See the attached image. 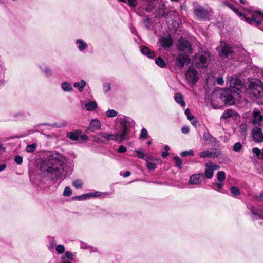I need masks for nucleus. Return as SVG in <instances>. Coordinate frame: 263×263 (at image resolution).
I'll return each mask as SVG.
<instances>
[{"label": "nucleus", "instance_id": "nucleus-1", "mask_svg": "<svg viewBox=\"0 0 263 263\" xmlns=\"http://www.w3.org/2000/svg\"><path fill=\"white\" fill-rule=\"evenodd\" d=\"M40 171L44 178L54 180L64 179L71 174L72 170L67 164V160L62 154L52 151L41 160Z\"/></svg>", "mask_w": 263, "mask_h": 263}, {"label": "nucleus", "instance_id": "nucleus-2", "mask_svg": "<svg viewBox=\"0 0 263 263\" xmlns=\"http://www.w3.org/2000/svg\"><path fill=\"white\" fill-rule=\"evenodd\" d=\"M117 120L120 124L119 131L117 134L120 139V143H121L130 134L132 129L134 127L135 122L129 117L124 116H119Z\"/></svg>", "mask_w": 263, "mask_h": 263}, {"label": "nucleus", "instance_id": "nucleus-3", "mask_svg": "<svg viewBox=\"0 0 263 263\" xmlns=\"http://www.w3.org/2000/svg\"><path fill=\"white\" fill-rule=\"evenodd\" d=\"M223 4L234 11L237 14L243 17L248 23L257 27L259 26L261 24L260 18H262L263 20V12L256 10L254 11L251 17H247L242 13L239 12V10L235 8L233 5L228 1H224Z\"/></svg>", "mask_w": 263, "mask_h": 263}, {"label": "nucleus", "instance_id": "nucleus-4", "mask_svg": "<svg viewBox=\"0 0 263 263\" xmlns=\"http://www.w3.org/2000/svg\"><path fill=\"white\" fill-rule=\"evenodd\" d=\"M219 98L225 104L233 105L239 100L240 95L235 90L227 89L222 90Z\"/></svg>", "mask_w": 263, "mask_h": 263}, {"label": "nucleus", "instance_id": "nucleus-5", "mask_svg": "<svg viewBox=\"0 0 263 263\" xmlns=\"http://www.w3.org/2000/svg\"><path fill=\"white\" fill-rule=\"evenodd\" d=\"M210 60L209 53L206 51H201L196 55L193 62L197 67L202 68L208 66Z\"/></svg>", "mask_w": 263, "mask_h": 263}, {"label": "nucleus", "instance_id": "nucleus-6", "mask_svg": "<svg viewBox=\"0 0 263 263\" xmlns=\"http://www.w3.org/2000/svg\"><path fill=\"white\" fill-rule=\"evenodd\" d=\"M98 143H106L109 140L117 141L120 143V139L117 134H108L106 132H99L95 137Z\"/></svg>", "mask_w": 263, "mask_h": 263}, {"label": "nucleus", "instance_id": "nucleus-7", "mask_svg": "<svg viewBox=\"0 0 263 263\" xmlns=\"http://www.w3.org/2000/svg\"><path fill=\"white\" fill-rule=\"evenodd\" d=\"M66 137L72 141H78L81 139L82 141H87L88 140V137L87 135L82 134L81 130H75L68 132Z\"/></svg>", "mask_w": 263, "mask_h": 263}, {"label": "nucleus", "instance_id": "nucleus-8", "mask_svg": "<svg viewBox=\"0 0 263 263\" xmlns=\"http://www.w3.org/2000/svg\"><path fill=\"white\" fill-rule=\"evenodd\" d=\"M250 117L251 123L254 126H261L263 122V116L259 111L256 109H253Z\"/></svg>", "mask_w": 263, "mask_h": 263}, {"label": "nucleus", "instance_id": "nucleus-9", "mask_svg": "<svg viewBox=\"0 0 263 263\" xmlns=\"http://www.w3.org/2000/svg\"><path fill=\"white\" fill-rule=\"evenodd\" d=\"M178 48L180 51L189 54L192 53V48L190 43L186 39L180 38L178 41Z\"/></svg>", "mask_w": 263, "mask_h": 263}, {"label": "nucleus", "instance_id": "nucleus-10", "mask_svg": "<svg viewBox=\"0 0 263 263\" xmlns=\"http://www.w3.org/2000/svg\"><path fill=\"white\" fill-rule=\"evenodd\" d=\"M247 208L252 214V217L256 219L263 220V207L255 206L253 205H247Z\"/></svg>", "mask_w": 263, "mask_h": 263}, {"label": "nucleus", "instance_id": "nucleus-11", "mask_svg": "<svg viewBox=\"0 0 263 263\" xmlns=\"http://www.w3.org/2000/svg\"><path fill=\"white\" fill-rule=\"evenodd\" d=\"M186 78L190 83L195 84L199 79L198 71L190 66L186 74Z\"/></svg>", "mask_w": 263, "mask_h": 263}, {"label": "nucleus", "instance_id": "nucleus-12", "mask_svg": "<svg viewBox=\"0 0 263 263\" xmlns=\"http://www.w3.org/2000/svg\"><path fill=\"white\" fill-rule=\"evenodd\" d=\"M229 81V85L231 89L241 91L242 82L236 76L230 77L228 79Z\"/></svg>", "mask_w": 263, "mask_h": 263}, {"label": "nucleus", "instance_id": "nucleus-13", "mask_svg": "<svg viewBox=\"0 0 263 263\" xmlns=\"http://www.w3.org/2000/svg\"><path fill=\"white\" fill-rule=\"evenodd\" d=\"M170 12V10L167 8L165 2L161 1L159 4L157 13L159 17L166 18Z\"/></svg>", "mask_w": 263, "mask_h": 263}, {"label": "nucleus", "instance_id": "nucleus-14", "mask_svg": "<svg viewBox=\"0 0 263 263\" xmlns=\"http://www.w3.org/2000/svg\"><path fill=\"white\" fill-rule=\"evenodd\" d=\"M253 140L256 142H263V133L260 127L255 126L252 131Z\"/></svg>", "mask_w": 263, "mask_h": 263}, {"label": "nucleus", "instance_id": "nucleus-15", "mask_svg": "<svg viewBox=\"0 0 263 263\" xmlns=\"http://www.w3.org/2000/svg\"><path fill=\"white\" fill-rule=\"evenodd\" d=\"M190 62V59L188 57V55L180 53L177 57L176 64L178 67L183 68L185 65L189 64Z\"/></svg>", "mask_w": 263, "mask_h": 263}, {"label": "nucleus", "instance_id": "nucleus-16", "mask_svg": "<svg viewBox=\"0 0 263 263\" xmlns=\"http://www.w3.org/2000/svg\"><path fill=\"white\" fill-rule=\"evenodd\" d=\"M194 12L196 16L199 20L206 19L208 16V11L201 6L195 8Z\"/></svg>", "mask_w": 263, "mask_h": 263}, {"label": "nucleus", "instance_id": "nucleus-17", "mask_svg": "<svg viewBox=\"0 0 263 263\" xmlns=\"http://www.w3.org/2000/svg\"><path fill=\"white\" fill-rule=\"evenodd\" d=\"M221 50L220 53V55L222 58H229L231 57L233 54V50L232 48L226 44H224L221 47Z\"/></svg>", "mask_w": 263, "mask_h": 263}, {"label": "nucleus", "instance_id": "nucleus-18", "mask_svg": "<svg viewBox=\"0 0 263 263\" xmlns=\"http://www.w3.org/2000/svg\"><path fill=\"white\" fill-rule=\"evenodd\" d=\"M101 124L99 120L95 119H92L87 129V131L95 132L99 130L101 128Z\"/></svg>", "mask_w": 263, "mask_h": 263}, {"label": "nucleus", "instance_id": "nucleus-19", "mask_svg": "<svg viewBox=\"0 0 263 263\" xmlns=\"http://www.w3.org/2000/svg\"><path fill=\"white\" fill-rule=\"evenodd\" d=\"M140 51L143 55H146L149 58L153 59L155 57L154 51L150 50L147 46H141Z\"/></svg>", "mask_w": 263, "mask_h": 263}, {"label": "nucleus", "instance_id": "nucleus-20", "mask_svg": "<svg viewBox=\"0 0 263 263\" xmlns=\"http://www.w3.org/2000/svg\"><path fill=\"white\" fill-rule=\"evenodd\" d=\"M161 46L164 48H169L172 45V41L171 38L163 37L160 40Z\"/></svg>", "mask_w": 263, "mask_h": 263}, {"label": "nucleus", "instance_id": "nucleus-21", "mask_svg": "<svg viewBox=\"0 0 263 263\" xmlns=\"http://www.w3.org/2000/svg\"><path fill=\"white\" fill-rule=\"evenodd\" d=\"M237 113L234 110L229 109L226 110L222 116H221L220 119H227L228 118H230L232 117L236 116Z\"/></svg>", "mask_w": 263, "mask_h": 263}, {"label": "nucleus", "instance_id": "nucleus-22", "mask_svg": "<svg viewBox=\"0 0 263 263\" xmlns=\"http://www.w3.org/2000/svg\"><path fill=\"white\" fill-rule=\"evenodd\" d=\"M203 139L209 143L213 144L217 143V141L215 138L212 136V135L208 132L204 133L203 135Z\"/></svg>", "mask_w": 263, "mask_h": 263}, {"label": "nucleus", "instance_id": "nucleus-23", "mask_svg": "<svg viewBox=\"0 0 263 263\" xmlns=\"http://www.w3.org/2000/svg\"><path fill=\"white\" fill-rule=\"evenodd\" d=\"M78 48L80 51H83L88 47V44L82 39H78L76 41Z\"/></svg>", "mask_w": 263, "mask_h": 263}, {"label": "nucleus", "instance_id": "nucleus-24", "mask_svg": "<svg viewBox=\"0 0 263 263\" xmlns=\"http://www.w3.org/2000/svg\"><path fill=\"white\" fill-rule=\"evenodd\" d=\"M202 181L201 179H199L196 174H193L191 176L189 184L193 185H199L202 183Z\"/></svg>", "mask_w": 263, "mask_h": 263}, {"label": "nucleus", "instance_id": "nucleus-25", "mask_svg": "<svg viewBox=\"0 0 263 263\" xmlns=\"http://www.w3.org/2000/svg\"><path fill=\"white\" fill-rule=\"evenodd\" d=\"M97 103L96 101H89L86 103L85 107L87 111H93L97 107Z\"/></svg>", "mask_w": 263, "mask_h": 263}, {"label": "nucleus", "instance_id": "nucleus-26", "mask_svg": "<svg viewBox=\"0 0 263 263\" xmlns=\"http://www.w3.org/2000/svg\"><path fill=\"white\" fill-rule=\"evenodd\" d=\"M205 177L207 179H211L213 177L214 175V171L212 169L208 163H206L205 165Z\"/></svg>", "mask_w": 263, "mask_h": 263}, {"label": "nucleus", "instance_id": "nucleus-27", "mask_svg": "<svg viewBox=\"0 0 263 263\" xmlns=\"http://www.w3.org/2000/svg\"><path fill=\"white\" fill-rule=\"evenodd\" d=\"M174 99L175 101L182 107H184L186 105L185 101L183 100V97L180 93H176Z\"/></svg>", "mask_w": 263, "mask_h": 263}, {"label": "nucleus", "instance_id": "nucleus-28", "mask_svg": "<svg viewBox=\"0 0 263 263\" xmlns=\"http://www.w3.org/2000/svg\"><path fill=\"white\" fill-rule=\"evenodd\" d=\"M86 85V83L84 80H81L80 82H75L73 84V86L76 88H78L80 92H82L83 91Z\"/></svg>", "mask_w": 263, "mask_h": 263}, {"label": "nucleus", "instance_id": "nucleus-29", "mask_svg": "<svg viewBox=\"0 0 263 263\" xmlns=\"http://www.w3.org/2000/svg\"><path fill=\"white\" fill-rule=\"evenodd\" d=\"M153 158L148 157L146 159V167L148 170H154L156 168V163L153 162Z\"/></svg>", "mask_w": 263, "mask_h": 263}, {"label": "nucleus", "instance_id": "nucleus-30", "mask_svg": "<svg viewBox=\"0 0 263 263\" xmlns=\"http://www.w3.org/2000/svg\"><path fill=\"white\" fill-rule=\"evenodd\" d=\"M61 259L62 260L71 261L74 259V255L71 252H70L69 251H66L62 256Z\"/></svg>", "mask_w": 263, "mask_h": 263}, {"label": "nucleus", "instance_id": "nucleus-31", "mask_svg": "<svg viewBox=\"0 0 263 263\" xmlns=\"http://www.w3.org/2000/svg\"><path fill=\"white\" fill-rule=\"evenodd\" d=\"M222 152L217 149H210L209 158H216L221 155Z\"/></svg>", "mask_w": 263, "mask_h": 263}, {"label": "nucleus", "instance_id": "nucleus-32", "mask_svg": "<svg viewBox=\"0 0 263 263\" xmlns=\"http://www.w3.org/2000/svg\"><path fill=\"white\" fill-rule=\"evenodd\" d=\"M61 88L62 90L65 92H69L72 90L71 85L67 82H63L61 84Z\"/></svg>", "mask_w": 263, "mask_h": 263}, {"label": "nucleus", "instance_id": "nucleus-33", "mask_svg": "<svg viewBox=\"0 0 263 263\" xmlns=\"http://www.w3.org/2000/svg\"><path fill=\"white\" fill-rule=\"evenodd\" d=\"M40 68L43 72H44L46 77H49L52 75L51 70L46 65H43L40 66Z\"/></svg>", "mask_w": 263, "mask_h": 263}, {"label": "nucleus", "instance_id": "nucleus-34", "mask_svg": "<svg viewBox=\"0 0 263 263\" xmlns=\"http://www.w3.org/2000/svg\"><path fill=\"white\" fill-rule=\"evenodd\" d=\"M155 63L161 68H164L166 66V64L165 61L161 57H158L155 59Z\"/></svg>", "mask_w": 263, "mask_h": 263}, {"label": "nucleus", "instance_id": "nucleus-35", "mask_svg": "<svg viewBox=\"0 0 263 263\" xmlns=\"http://www.w3.org/2000/svg\"><path fill=\"white\" fill-rule=\"evenodd\" d=\"M5 73V69L3 67L0 66V86L4 84V77Z\"/></svg>", "mask_w": 263, "mask_h": 263}, {"label": "nucleus", "instance_id": "nucleus-36", "mask_svg": "<svg viewBox=\"0 0 263 263\" xmlns=\"http://www.w3.org/2000/svg\"><path fill=\"white\" fill-rule=\"evenodd\" d=\"M37 148V144L36 143H33L32 144L28 145L26 146V150L28 153H32L35 151Z\"/></svg>", "mask_w": 263, "mask_h": 263}, {"label": "nucleus", "instance_id": "nucleus-37", "mask_svg": "<svg viewBox=\"0 0 263 263\" xmlns=\"http://www.w3.org/2000/svg\"><path fill=\"white\" fill-rule=\"evenodd\" d=\"M148 137V132L146 128H143L140 134V139H146Z\"/></svg>", "mask_w": 263, "mask_h": 263}, {"label": "nucleus", "instance_id": "nucleus-38", "mask_svg": "<svg viewBox=\"0 0 263 263\" xmlns=\"http://www.w3.org/2000/svg\"><path fill=\"white\" fill-rule=\"evenodd\" d=\"M217 178L219 181H223L226 179L225 173L223 171H219L217 174Z\"/></svg>", "mask_w": 263, "mask_h": 263}, {"label": "nucleus", "instance_id": "nucleus-39", "mask_svg": "<svg viewBox=\"0 0 263 263\" xmlns=\"http://www.w3.org/2000/svg\"><path fill=\"white\" fill-rule=\"evenodd\" d=\"M106 115L109 118H113L117 116L118 112L114 109H108L106 111Z\"/></svg>", "mask_w": 263, "mask_h": 263}, {"label": "nucleus", "instance_id": "nucleus-40", "mask_svg": "<svg viewBox=\"0 0 263 263\" xmlns=\"http://www.w3.org/2000/svg\"><path fill=\"white\" fill-rule=\"evenodd\" d=\"M175 162V165L179 169L182 168V160L181 159L177 156L174 157V158Z\"/></svg>", "mask_w": 263, "mask_h": 263}, {"label": "nucleus", "instance_id": "nucleus-41", "mask_svg": "<svg viewBox=\"0 0 263 263\" xmlns=\"http://www.w3.org/2000/svg\"><path fill=\"white\" fill-rule=\"evenodd\" d=\"M82 181L81 180L77 179L72 182V185L77 189H81L82 187Z\"/></svg>", "mask_w": 263, "mask_h": 263}, {"label": "nucleus", "instance_id": "nucleus-42", "mask_svg": "<svg viewBox=\"0 0 263 263\" xmlns=\"http://www.w3.org/2000/svg\"><path fill=\"white\" fill-rule=\"evenodd\" d=\"M67 125V123L66 121H64L60 124H58L57 123L50 124V126L52 127H56V128H61L62 127H65Z\"/></svg>", "mask_w": 263, "mask_h": 263}, {"label": "nucleus", "instance_id": "nucleus-43", "mask_svg": "<svg viewBox=\"0 0 263 263\" xmlns=\"http://www.w3.org/2000/svg\"><path fill=\"white\" fill-rule=\"evenodd\" d=\"M231 193L234 196H236L240 194L239 189L235 186H232L230 189Z\"/></svg>", "mask_w": 263, "mask_h": 263}, {"label": "nucleus", "instance_id": "nucleus-44", "mask_svg": "<svg viewBox=\"0 0 263 263\" xmlns=\"http://www.w3.org/2000/svg\"><path fill=\"white\" fill-rule=\"evenodd\" d=\"M55 249L59 254H62L64 252L65 247L62 245H58L56 246Z\"/></svg>", "mask_w": 263, "mask_h": 263}, {"label": "nucleus", "instance_id": "nucleus-45", "mask_svg": "<svg viewBox=\"0 0 263 263\" xmlns=\"http://www.w3.org/2000/svg\"><path fill=\"white\" fill-rule=\"evenodd\" d=\"M87 194H88L87 197L88 198V199L92 198V197H98V196H100V195H101L100 193L98 191L88 193H87Z\"/></svg>", "mask_w": 263, "mask_h": 263}, {"label": "nucleus", "instance_id": "nucleus-46", "mask_svg": "<svg viewBox=\"0 0 263 263\" xmlns=\"http://www.w3.org/2000/svg\"><path fill=\"white\" fill-rule=\"evenodd\" d=\"M210 149L202 151L200 153L199 156L201 158L209 157Z\"/></svg>", "mask_w": 263, "mask_h": 263}, {"label": "nucleus", "instance_id": "nucleus-47", "mask_svg": "<svg viewBox=\"0 0 263 263\" xmlns=\"http://www.w3.org/2000/svg\"><path fill=\"white\" fill-rule=\"evenodd\" d=\"M72 194V191L69 187H66L63 192V195L64 196H70Z\"/></svg>", "mask_w": 263, "mask_h": 263}, {"label": "nucleus", "instance_id": "nucleus-48", "mask_svg": "<svg viewBox=\"0 0 263 263\" xmlns=\"http://www.w3.org/2000/svg\"><path fill=\"white\" fill-rule=\"evenodd\" d=\"M111 89V85L109 83H106L103 85V91L106 93Z\"/></svg>", "mask_w": 263, "mask_h": 263}, {"label": "nucleus", "instance_id": "nucleus-49", "mask_svg": "<svg viewBox=\"0 0 263 263\" xmlns=\"http://www.w3.org/2000/svg\"><path fill=\"white\" fill-rule=\"evenodd\" d=\"M241 148H242V145L241 144V143L240 142H237V143H235L234 144V145L233 146V149L234 151L238 152L239 151H240Z\"/></svg>", "mask_w": 263, "mask_h": 263}, {"label": "nucleus", "instance_id": "nucleus-50", "mask_svg": "<svg viewBox=\"0 0 263 263\" xmlns=\"http://www.w3.org/2000/svg\"><path fill=\"white\" fill-rule=\"evenodd\" d=\"M194 154V152L192 150L185 151H183L181 153V156L182 157H186L188 155L192 156Z\"/></svg>", "mask_w": 263, "mask_h": 263}, {"label": "nucleus", "instance_id": "nucleus-51", "mask_svg": "<svg viewBox=\"0 0 263 263\" xmlns=\"http://www.w3.org/2000/svg\"><path fill=\"white\" fill-rule=\"evenodd\" d=\"M126 3L131 7H135L138 5L137 0H127Z\"/></svg>", "mask_w": 263, "mask_h": 263}, {"label": "nucleus", "instance_id": "nucleus-52", "mask_svg": "<svg viewBox=\"0 0 263 263\" xmlns=\"http://www.w3.org/2000/svg\"><path fill=\"white\" fill-rule=\"evenodd\" d=\"M185 114L187 116V119L190 121H192V120H194V116L191 115V111L189 108L185 110Z\"/></svg>", "mask_w": 263, "mask_h": 263}, {"label": "nucleus", "instance_id": "nucleus-53", "mask_svg": "<svg viewBox=\"0 0 263 263\" xmlns=\"http://www.w3.org/2000/svg\"><path fill=\"white\" fill-rule=\"evenodd\" d=\"M252 152L256 155V156L261 158L262 151H261L258 148L255 147L253 148Z\"/></svg>", "mask_w": 263, "mask_h": 263}, {"label": "nucleus", "instance_id": "nucleus-54", "mask_svg": "<svg viewBox=\"0 0 263 263\" xmlns=\"http://www.w3.org/2000/svg\"><path fill=\"white\" fill-rule=\"evenodd\" d=\"M14 161L17 164L20 165L23 162V158L19 155L16 156L14 158Z\"/></svg>", "mask_w": 263, "mask_h": 263}, {"label": "nucleus", "instance_id": "nucleus-55", "mask_svg": "<svg viewBox=\"0 0 263 263\" xmlns=\"http://www.w3.org/2000/svg\"><path fill=\"white\" fill-rule=\"evenodd\" d=\"M136 153L137 154V157L140 159H144L145 157V155L144 153L140 150H136Z\"/></svg>", "mask_w": 263, "mask_h": 263}, {"label": "nucleus", "instance_id": "nucleus-56", "mask_svg": "<svg viewBox=\"0 0 263 263\" xmlns=\"http://www.w3.org/2000/svg\"><path fill=\"white\" fill-rule=\"evenodd\" d=\"M210 165V167L212 168L213 171L215 170H217L220 168V166L216 164H213L212 163H208Z\"/></svg>", "mask_w": 263, "mask_h": 263}, {"label": "nucleus", "instance_id": "nucleus-57", "mask_svg": "<svg viewBox=\"0 0 263 263\" xmlns=\"http://www.w3.org/2000/svg\"><path fill=\"white\" fill-rule=\"evenodd\" d=\"M126 151L127 148L123 145L120 146L118 150V152L121 153H124L126 152Z\"/></svg>", "mask_w": 263, "mask_h": 263}, {"label": "nucleus", "instance_id": "nucleus-58", "mask_svg": "<svg viewBox=\"0 0 263 263\" xmlns=\"http://www.w3.org/2000/svg\"><path fill=\"white\" fill-rule=\"evenodd\" d=\"M216 82L219 85H223L224 83V81L222 77H219L216 79Z\"/></svg>", "mask_w": 263, "mask_h": 263}, {"label": "nucleus", "instance_id": "nucleus-59", "mask_svg": "<svg viewBox=\"0 0 263 263\" xmlns=\"http://www.w3.org/2000/svg\"><path fill=\"white\" fill-rule=\"evenodd\" d=\"M181 132L185 134H187L189 132V128L188 126H183L181 128Z\"/></svg>", "mask_w": 263, "mask_h": 263}, {"label": "nucleus", "instance_id": "nucleus-60", "mask_svg": "<svg viewBox=\"0 0 263 263\" xmlns=\"http://www.w3.org/2000/svg\"><path fill=\"white\" fill-rule=\"evenodd\" d=\"M215 185L217 186V189H216L215 188H213V189H215V190H217L218 191H220V190L223 186V183H220V182L216 183H215Z\"/></svg>", "mask_w": 263, "mask_h": 263}, {"label": "nucleus", "instance_id": "nucleus-61", "mask_svg": "<svg viewBox=\"0 0 263 263\" xmlns=\"http://www.w3.org/2000/svg\"><path fill=\"white\" fill-rule=\"evenodd\" d=\"M55 246V242L53 239H52L49 242V249H52Z\"/></svg>", "mask_w": 263, "mask_h": 263}, {"label": "nucleus", "instance_id": "nucleus-62", "mask_svg": "<svg viewBox=\"0 0 263 263\" xmlns=\"http://www.w3.org/2000/svg\"><path fill=\"white\" fill-rule=\"evenodd\" d=\"M196 174L198 177L199 179H201V178H205V173H200Z\"/></svg>", "mask_w": 263, "mask_h": 263}, {"label": "nucleus", "instance_id": "nucleus-63", "mask_svg": "<svg viewBox=\"0 0 263 263\" xmlns=\"http://www.w3.org/2000/svg\"><path fill=\"white\" fill-rule=\"evenodd\" d=\"M191 122L192 123V124L194 126H197L198 125V121L195 119V118H194V120H192V121H191Z\"/></svg>", "mask_w": 263, "mask_h": 263}, {"label": "nucleus", "instance_id": "nucleus-64", "mask_svg": "<svg viewBox=\"0 0 263 263\" xmlns=\"http://www.w3.org/2000/svg\"><path fill=\"white\" fill-rule=\"evenodd\" d=\"M257 199L263 202V193H260L258 196H257Z\"/></svg>", "mask_w": 263, "mask_h": 263}]
</instances>
